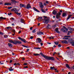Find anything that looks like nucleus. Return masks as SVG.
I'll use <instances>...</instances> for the list:
<instances>
[{"mask_svg":"<svg viewBox=\"0 0 74 74\" xmlns=\"http://www.w3.org/2000/svg\"><path fill=\"white\" fill-rule=\"evenodd\" d=\"M44 20H43V22L45 24L48 23V19H47V17L46 16H44L43 17Z\"/></svg>","mask_w":74,"mask_h":74,"instance_id":"f257e3e1","label":"nucleus"},{"mask_svg":"<svg viewBox=\"0 0 74 74\" xmlns=\"http://www.w3.org/2000/svg\"><path fill=\"white\" fill-rule=\"evenodd\" d=\"M24 7L27 9H28L29 8H32V7L30 5V3L27 4V5L25 6Z\"/></svg>","mask_w":74,"mask_h":74,"instance_id":"f03ea898","label":"nucleus"},{"mask_svg":"<svg viewBox=\"0 0 74 74\" xmlns=\"http://www.w3.org/2000/svg\"><path fill=\"white\" fill-rule=\"evenodd\" d=\"M63 28H64L65 29H66V32L65 31V30H64V29H63V28L61 29V31H63V32L64 33L67 32V31H68V29L66 28L64 26H63Z\"/></svg>","mask_w":74,"mask_h":74,"instance_id":"7ed1b4c3","label":"nucleus"},{"mask_svg":"<svg viewBox=\"0 0 74 74\" xmlns=\"http://www.w3.org/2000/svg\"><path fill=\"white\" fill-rule=\"evenodd\" d=\"M73 16V15L72 14L69 15L68 16V17L67 18V19H66V20H67L69 19H70V18L72 19H74V17H72V16Z\"/></svg>","mask_w":74,"mask_h":74,"instance_id":"20e7f679","label":"nucleus"},{"mask_svg":"<svg viewBox=\"0 0 74 74\" xmlns=\"http://www.w3.org/2000/svg\"><path fill=\"white\" fill-rule=\"evenodd\" d=\"M36 43H41V42H42V40H41V39L40 38H38L36 39Z\"/></svg>","mask_w":74,"mask_h":74,"instance_id":"39448f33","label":"nucleus"},{"mask_svg":"<svg viewBox=\"0 0 74 74\" xmlns=\"http://www.w3.org/2000/svg\"><path fill=\"white\" fill-rule=\"evenodd\" d=\"M60 15L61 13H60V12H59L57 14V15H56V18L57 19L59 18Z\"/></svg>","mask_w":74,"mask_h":74,"instance_id":"423d86ee","label":"nucleus"},{"mask_svg":"<svg viewBox=\"0 0 74 74\" xmlns=\"http://www.w3.org/2000/svg\"><path fill=\"white\" fill-rule=\"evenodd\" d=\"M18 38L19 40H21L23 42H24V43H26V41L25 39H23V38H21L20 37H18Z\"/></svg>","mask_w":74,"mask_h":74,"instance_id":"0eeeda50","label":"nucleus"},{"mask_svg":"<svg viewBox=\"0 0 74 74\" xmlns=\"http://www.w3.org/2000/svg\"><path fill=\"white\" fill-rule=\"evenodd\" d=\"M39 6H40V8H44V5H43V3L42 2H40Z\"/></svg>","mask_w":74,"mask_h":74,"instance_id":"6e6552de","label":"nucleus"},{"mask_svg":"<svg viewBox=\"0 0 74 74\" xmlns=\"http://www.w3.org/2000/svg\"><path fill=\"white\" fill-rule=\"evenodd\" d=\"M37 34L39 36H40L41 35H44L43 32L40 31H38V32L37 33Z\"/></svg>","mask_w":74,"mask_h":74,"instance_id":"1a4fd4ad","label":"nucleus"},{"mask_svg":"<svg viewBox=\"0 0 74 74\" xmlns=\"http://www.w3.org/2000/svg\"><path fill=\"white\" fill-rule=\"evenodd\" d=\"M12 11H14V12H18L19 11V9H18L17 8H14L12 9Z\"/></svg>","mask_w":74,"mask_h":74,"instance_id":"9d476101","label":"nucleus"},{"mask_svg":"<svg viewBox=\"0 0 74 74\" xmlns=\"http://www.w3.org/2000/svg\"><path fill=\"white\" fill-rule=\"evenodd\" d=\"M43 57L47 60L49 59V58L51 57L47 56H43Z\"/></svg>","mask_w":74,"mask_h":74,"instance_id":"9b49d317","label":"nucleus"},{"mask_svg":"<svg viewBox=\"0 0 74 74\" xmlns=\"http://www.w3.org/2000/svg\"><path fill=\"white\" fill-rule=\"evenodd\" d=\"M50 69L55 70V71H57V68H55L54 66L53 67H50Z\"/></svg>","mask_w":74,"mask_h":74,"instance_id":"f8f14e48","label":"nucleus"},{"mask_svg":"<svg viewBox=\"0 0 74 74\" xmlns=\"http://www.w3.org/2000/svg\"><path fill=\"white\" fill-rule=\"evenodd\" d=\"M11 5V3H5V5Z\"/></svg>","mask_w":74,"mask_h":74,"instance_id":"ddd939ff","label":"nucleus"},{"mask_svg":"<svg viewBox=\"0 0 74 74\" xmlns=\"http://www.w3.org/2000/svg\"><path fill=\"white\" fill-rule=\"evenodd\" d=\"M48 60H55V58L53 57H51L49 59H48Z\"/></svg>","mask_w":74,"mask_h":74,"instance_id":"4468645a","label":"nucleus"},{"mask_svg":"<svg viewBox=\"0 0 74 74\" xmlns=\"http://www.w3.org/2000/svg\"><path fill=\"white\" fill-rule=\"evenodd\" d=\"M33 9H34V10L36 11V12H40V11H38V10L36 9V8L34 7H33Z\"/></svg>","mask_w":74,"mask_h":74,"instance_id":"2eb2a0df","label":"nucleus"},{"mask_svg":"<svg viewBox=\"0 0 74 74\" xmlns=\"http://www.w3.org/2000/svg\"><path fill=\"white\" fill-rule=\"evenodd\" d=\"M18 41L17 40H14V42H12L11 43H12L13 44L15 45H16V43H17Z\"/></svg>","mask_w":74,"mask_h":74,"instance_id":"dca6fc26","label":"nucleus"},{"mask_svg":"<svg viewBox=\"0 0 74 74\" xmlns=\"http://www.w3.org/2000/svg\"><path fill=\"white\" fill-rule=\"evenodd\" d=\"M26 6V5H23V4H20V5H19V6L20 7L22 8V7H24L25 6Z\"/></svg>","mask_w":74,"mask_h":74,"instance_id":"f3484780","label":"nucleus"},{"mask_svg":"<svg viewBox=\"0 0 74 74\" xmlns=\"http://www.w3.org/2000/svg\"><path fill=\"white\" fill-rule=\"evenodd\" d=\"M55 31L56 32H57L58 33H60V32L58 31V28H57L56 29H55Z\"/></svg>","mask_w":74,"mask_h":74,"instance_id":"a211bd4d","label":"nucleus"},{"mask_svg":"<svg viewBox=\"0 0 74 74\" xmlns=\"http://www.w3.org/2000/svg\"><path fill=\"white\" fill-rule=\"evenodd\" d=\"M52 13L54 15H56V13H57V12L56 10H54L53 11Z\"/></svg>","mask_w":74,"mask_h":74,"instance_id":"6ab92c4d","label":"nucleus"},{"mask_svg":"<svg viewBox=\"0 0 74 74\" xmlns=\"http://www.w3.org/2000/svg\"><path fill=\"white\" fill-rule=\"evenodd\" d=\"M61 42L64 44H66L67 43V41H66V40H64L63 41H62Z\"/></svg>","mask_w":74,"mask_h":74,"instance_id":"aec40b11","label":"nucleus"},{"mask_svg":"<svg viewBox=\"0 0 74 74\" xmlns=\"http://www.w3.org/2000/svg\"><path fill=\"white\" fill-rule=\"evenodd\" d=\"M5 29H7L8 30H11L12 29V28L10 27H7L5 28Z\"/></svg>","mask_w":74,"mask_h":74,"instance_id":"412c9836","label":"nucleus"},{"mask_svg":"<svg viewBox=\"0 0 74 74\" xmlns=\"http://www.w3.org/2000/svg\"><path fill=\"white\" fill-rule=\"evenodd\" d=\"M8 45L9 47H10L11 48L12 47V44H11L10 43H8Z\"/></svg>","mask_w":74,"mask_h":74,"instance_id":"4be33fe9","label":"nucleus"},{"mask_svg":"<svg viewBox=\"0 0 74 74\" xmlns=\"http://www.w3.org/2000/svg\"><path fill=\"white\" fill-rule=\"evenodd\" d=\"M6 18H3V17H0V19L2 20H5V19Z\"/></svg>","mask_w":74,"mask_h":74,"instance_id":"5701e85b","label":"nucleus"},{"mask_svg":"<svg viewBox=\"0 0 74 74\" xmlns=\"http://www.w3.org/2000/svg\"><path fill=\"white\" fill-rule=\"evenodd\" d=\"M66 67L67 68L70 69V66H69V64H66Z\"/></svg>","mask_w":74,"mask_h":74,"instance_id":"b1692460","label":"nucleus"},{"mask_svg":"<svg viewBox=\"0 0 74 74\" xmlns=\"http://www.w3.org/2000/svg\"><path fill=\"white\" fill-rule=\"evenodd\" d=\"M12 2L13 3H17V1H15V0H11Z\"/></svg>","mask_w":74,"mask_h":74,"instance_id":"393cba45","label":"nucleus"},{"mask_svg":"<svg viewBox=\"0 0 74 74\" xmlns=\"http://www.w3.org/2000/svg\"><path fill=\"white\" fill-rule=\"evenodd\" d=\"M21 22L22 23H24V20L23 19L21 18Z\"/></svg>","mask_w":74,"mask_h":74,"instance_id":"a878e982","label":"nucleus"},{"mask_svg":"<svg viewBox=\"0 0 74 74\" xmlns=\"http://www.w3.org/2000/svg\"><path fill=\"white\" fill-rule=\"evenodd\" d=\"M38 19L40 21H41L42 20V17H38Z\"/></svg>","mask_w":74,"mask_h":74,"instance_id":"bb28decb","label":"nucleus"},{"mask_svg":"<svg viewBox=\"0 0 74 74\" xmlns=\"http://www.w3.org/2000/svg\"><path fill=\"white\" fill-rule=\"evenodd\" d=\"M41 10H42V12H43V13H46L45 11L43 9H41Z\"/></svg>","mask_w":74,"mask_h":74,"instance_id":"cd10ccee","label":"nucleus"},{"mask_svg":"<svg viewBox=\"0 0 74 74\" xmlns=\"http://www.w3.org/2000/svg\"><path fill=\"white\" fill-rule=\"evenodd\" d=\"M15 13L16 14L20 16L21 15V13H18L17 12H15Z\"/></svg>","mask_w":74,"mask_h":74,"instance_id":"c85d7f7f","label":"nucleus"},{"mask_svg":"<svg viewBox=\"0 0 74 74\" xmlns=\"http://www.w3.org/2000/svg\"><path fill=\"white\" fill-rule=\"evenodd\" d=\"M21 43H22V42H21V41H18L16 43V44H21Z\"/></svg>","mask_w":74,"mask_h":74,"instance_id":"c756f323","label":"nucleus"},{"mask_svg":"<svg viewBox=\"0 0 74 74\" xmlns=\"http://www.w3.org/2000/svg\"><path fill=\"white\" fill-rule=\"evenodd\" d=\"M34 55L35 56H39L40 54L34 53Z\"/></svg>","mask_w":74,"mask_h":74,"instance_id":"7c9ffc66","label":"nucleus"},{"mask_svg":"<svg viewBox=\"0 0 74 74\" xmlns=\"http://www.w3.org/2000/svg\"><path fill=\"white\" fill-rule=\"evenodd\" d=\"M14 42V41H13V40H9V42L11 43H12L13 42Z\"/></svg>","mask_w":74,"mask_h":74,"instance_id":"2f4dec72","label":"nucleus"},{"mask_svg":"<svg viewBox=\"0 0 74 74\" xmlns=\"http://www.w3.org/2000/svg\"><path fill=\"white\" fill-rule=\"evenodd\" d=\"M17 65H19V64L18 63H14V66H16Z\"/></svg>","mask_w":74,"mask_h":74,"instance_id":"473e14b6","label":"nucleus"},{"mask_svg":"<svg viewBox=\"0 0 74 74\" xmlns=\"http://www.w3.org/2000/svg\"><path fill=\"white\" fill-rule=\"evenodd\" d=\"M40 55H41V56H43V57H45V56H45L44 55V54H43V53H40Z\"/></svg>","mask_w":74,"mask_h":74,"instance_id":"72a5a7b5","label":"nucleus"},{"mask_svg":"<svg viewBox=\"0 0 74 74\" xmlns=\"http://www.w3.org/2000/svg\"><path fill=\"white\" fill-rule=\"evenodd\" d=\"M53 38H54V37H48V38L50 39H53Z\"/></svg>","mask_w":74,"mask_h":74,"instance_id":"f704fd0d","label":"nucleus"},{"mask_svg":"<svg viewBox=\"0 0 74 74\" xmlns=\"http://www.w3.org/2000/svg\"><path fill=\"white\" fill-rule=\"evenodd\" d=\"M35 49H39L40 50L41 49V48H39V47H34V48Z\"/></svg>","mask_w":74,"mask_h":74,"instance_id":"c9c22d12","label":"nucleus"},{"mask_svg":"<svg viewBox=\"0 0 74 74\" xmlns=\"http://www.w3.org/2000/svg\"><path fill=\"white\" fill-rule=\"evenodd\" d=\"M18 28H20V29H23V28H21V27H18V26L17 27H16V29H18Z\"/></svg>","mask_w":74,"mask_h":74,"instance_id":"e433bc0d","label":"nucleus"},{"mask_svg":"<svg viewBox=\"0 0 74 74\" xmlns=\"http://www.w3.org/2000/svg\"><path fill=\"white\" fill-rule=\"evenodd\" d=\"M55 45H58V44H59V43H58V42H55Z\"/></svg>","mask_w":74,"mask_h":74,"instance_id":"4c0bfd02","label":"nucleus"},{"mask_svg":"<svg viewBox=\"0 0 74 74\" xmlns=\"http://www.w3.org/2000/svg\"><path fill=\"white\" fill-rule=\"evenodd\" d=\"M66 16V13H63L62 14L63 17H64Z\"/></svg>","mask_w":74,"mask_h":74,"instance_id":"58836bf2","label":"nucleus"},{"mask_svg":"<svg viewBox=\"0 0 74 74\" xmlns=\"http://www.w3.org/2000/svg\"><path fill=\"white\" fill-rule=\"evenodd\" d=\"M32 32L33 33H35L36 32V29H34L32 31Z\"/></svg>","mask_w":74,"mask_h":74,"instance_id":"ea45409f","label":"nucleus"},{"mask_svg":"<svg viewBox=\"0 0 74 74\" xmlns=\"http://www.w3.org/2000/svg\"><path fill=\"white\" fill-rule=\"evenodd\" d=\"M45 2L46 3L48 4V3H49L50 2L49 1H45Z\"/></svg>","mask_w":74,"mask_h":74,"instance_id":"a19ab883","label":"nucleus"},{"mask_svg":"<svg viewBox=\"0 0 74 74\" xmlns=\"http://www.w3.org/2000/svg\"><path fill=\"white\" fill-rule=\"evenodd\" d=\"M9 71H13V69L9 68Z\"/></svg>","mask_w":74,"mask_h":74,"instance_id":"79ce46f5","label":"nucleus"},{"mask_svg":"<svg viewBox=\"0 0 74 74\" xmlns=\"http://www.w3.org/2000/svg\"><path fill=\"white\" fill-rule=\"evenodd\" d=\"M71 43L72 44V45L74 46V42H71Z\"/></svg>","mask_w":74,"mask_h":74,"instance_id":"37998d69","label":"nucleus"},{"mask_svg":"<svg viewBox=\"0 0 74 74\" xmlns=\"http://www.w3.org/2000/svg\"><path fill=\"white\" fill-rule=\"evenodd\" d=\"M63 40H68L69 39V38H63Z\"/></svg>","mask_w":74,"mask_h":74,"instance_id":"c03bdc74","label":"nucleus"},{"mask_svg":"<svg viewBox=\"0 0 74 74\" xmlns=\"http://www.w3.org/2000/svg\"><path fill=\"white\" fill-rule=\"evenodd\" d=\"M56 27V25H54L53 26V29L55 28Z\"/></svg>","mask_w":74,"mask_h":74,"instance_id":"a18cd8bd","label":"nucleus"},{"mask_svg":"<svg viewBox=\"0 0 74 74\" xmlns=\"http://www.w3.org/2000/svg\"><path fill=\"white\" fill-rule=\"evenodd\" d=\"M51 27V25L49 24H48V25H47V27Z\"/></svg>","mask_w":74,"mask_h":74,"instance_id":"49530a36","label":"nucleus"},{"mask_svg":"<svg viewBox=\"0 0 74 74\" xmlns=\"http://www.w3.org/2000/svg\"><path fill=\"white\" fill-rule=\"evenodd\" d=\"M4 38H7L8 37V36H7V35H5L4 36Z\"/></svg>","mask_w":74,"mask_h":74,"instance_id":"de8ad7c7","label":"nucleus"},{"mask_svg":"<svg viewBox=\"0 0 74 74\" xmlns=\"http://www.w3.org/2000/svg\"><path fill=\"white\" fill-rule=\"evenodd\" d=\"M24 69H27V68H28V66H24Z\"/></svg>","mask_w":74,"mask_h":74,"instance_id":"09e8293b","label":"nucleus"},{"mask_svg":"<svg viewBox=\"0 0 74 74\" xmlns=\"http://www.w3.org/2000/svg\"><path fill=\"white\" fill-rule=\"evenodd\" d=\"M61 47V45L60 44H59L58 45V47L59 48V47Z\"/></svg>","mask_w":74,"mask_h":74,"instance_id":"8fccbe9b","label":"nucleus"},{"mask_svg":"<svg viewBox=\"0 0 74 74\" xmlns=\"http://www.w3.org/2000/svg\"><path fill=\"white\" fill-rule=\"evenodd\" d=\"M12 8V7H8V9H9V10L10 9H11Z\"/></svg>","mask_w":74,"mask_h":74,"instance_id":"3c124183","label":"nucleus"},{"mask_svg":"<svg viewBox=\"0 0 74 74\" xmlns=\"http://www.w3.org/2000/svg\"><path fill=\"white\" fill-rule=\"evenodd\" d=\"M0 34L1 35H3V32H0Z\"/></svg>","mask_w":74,"mask_h":74,"instance_id":"603ef678","label":"nucleus"},{"mask_svg":"<svg viewBox=\"0 0 74 74\" xmlns=\"http://www.w3.org/2000/svg\"><path fill=\"white\" fill-rule=\"evenodd\" d=\"M21 59H22V60H25V58H24V57H22V58H21Z\"/></svg>","mask_w":74,"mask_h":74,"instance_id":"864d4df0","label":"nucleus"},{"mask_svg":"<svg viewBox=\"0 0 74 74\" xmlns=\"http://www.w3.org/2000/svg\"><path fill=\"white\" fill-rule=\"evenodd\" d=\"M13 32L14 33H15V30H13Z\"/></svg>","mask_w":74,"mask_h":74,"instance_id":"5fc2aeb1","label":"nucleus"},{"mask_svg":"<svg viewBox=\"0 0 74 74\" xmlns=\"http://www.w3.org/2000/svg\"><path fill=\"white\" fill-rule=\"evenodd\" d=\"M11 14H12V13H9L8 14V15H9V16L11 15Z\"/></svg>","mask_w":74,"mask_h":74,"instance_id":"6e6d98bb","label":"nucleus"},{"mask_svg":"<svg viewBox=\"0 0 74 74\" xmlns=\"http://www.w3.org/2000/svg\"><path fill=\"white\" fill-rule=\"evenodd\" d=\"M27 65V63H25L24 64V65L26 66V65Z\"/></svg>","mask_w":74,"mask_h":74,"instance_id":"4d7b16f0","label":"nucleus"},{"mask_svg":"<svg viewBox=\"0 0 74 74\" xmlns=\"http://www.w3.org/2000/svg\"><path fill=\"white\" fill-rule=\"evenodd\" d=\"M64 37H69L70 38V36H65Z\"/></svg>","mask_w":74,"mask_h":74,"instance_id":"13d9d810","label":"nucleus"},{"mask_svg":"<svg viewBox=\"0 0 74 74\" xmlns=\"http://www.w3.org/2000/svg\"><path fill=\"white\" fill-rule=\"evenodd\" d=\"M33 36H31V37H30V39H33Z\"/></svg>","mask_w":74,"mask_h":74,"instance_id":"bf43d9fd","label":"nucleus"},{"mask_svg":"<svg viewBox=\"0 0 74 74\" xmlns=\"http://www.w3.org/2000/svg\"><path fill=\"white\" fill-rule=\"evenodd\" d=\"M43 5H44L45 6H46L47 5V4L45 3H44L43 4Z\"/></svg>","mask_w":74,"mask_h":74,"instance_id":"052dcab7","label":"nucleus"},{"mask_svg":"<svg viewBox=\"0 0 74 74\" xmlns=\"http://www.w3.org/2000/svg\"><path fill=\"white\" fill-rule=\"evenodd\" d=\"M22 46H23V47H24L27 48V46H25L24 45H22Z\"/></svg>","mask_w":74,"mask_h":74,"instance_id":"680f3d73","label":"nucleus"},{"mask_svg":"<svg viewBox=\"0 0 74 74\" xmlns=\"http://www.w3.org/2000/svg\"><path fill=\"white\" fill-rule=\"evenodd\" d=\"M40 45L42 46H43V43H40Z\"/></svg>","mask_w":74,"mask_h":74,"instance_id":"e2e57ef3","label":"nucleus"},{"mask_svg":"<svg viewBox=\"0 0 74 74\" xmlns=\"http://www.w3.org/2000/svg\"><path fill=\"white\" fill-rule=\"evenodd\" d=\"M12 62V60H10V63H11Z\"/></svg>","mask_w":74,"mask_h":74,"instance_id":"0e129e2a","label":"nucleus"},{"mask_svg":"<svg viewBox=\"0 0 74 74\" xmlns=\"http://www.w3.org/2000/svg\"><path fill=\"white\" fill-rule=\"evenodd\" d=\"M69 32V33H70L71 34H72V31H71L70 32V31H69L68 32Z\"/></svg>","mask_w":74,"mask_h":74,"instance_id":"69168bd1","label":"nucleus"},{"mask_svg":"<svg viewBox=\"0 0 74 74\" xmlns=\"http://www.w3.org/2000/svg\"><path fill=\"white\" fill-rule=\"evenodd\" d=\"M11 19V20H14V18H10Z\"/></svg>","mask_w":74,"mask_h":74,"instance_id":"338daca9","label":"nucleus"},{"mask_svg":"<svg viewBox=\"0 0 74 74\" xmlns=\"http://www.w3.org/2000/svg\"><path fill=\"white\" fill-rule=\"evenodd\" d=\"M32 27H31V28H30V30H32Z\"/></svg>","mask_w":74,"mask_h":74,"instance_id":"774afa93","label":"nucleus"}]
</instances>
